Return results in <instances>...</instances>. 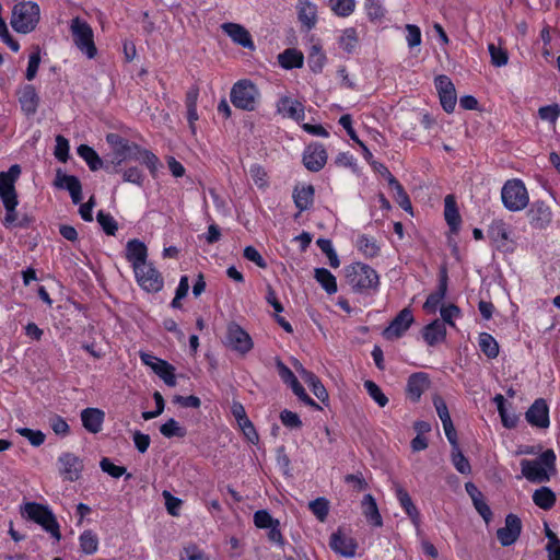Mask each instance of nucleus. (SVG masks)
Segmentation results:
<instances>
[{
    "label": "nucleus",
    "instance_id": "obj_1",
    "mask_svg": "<svg viewBox=\"0 0 560 560\" xmlns=\"http://www.w3.org/2000/svg\"><path fill=\"white\" fill-rule=\"evenodd\" d=\"M106 140L115 147L113 161L105 165L108 173H120L126 161H138L147 166L153 177L156 176L160 160L153 152L115 133L107 135Z\"/></svg>",
    "mask_w": 560,
    "mask_h": 560
},
{
    "label": "nucleus",
    "instance_id": "obj_2",
    "mask_svg": "<svg viewBox=\"0 0 560 560\" xmlns=\"http://www.w3.org/2000/svg\"><path fill=\"white\" fill-rule=\"evenodd\" d=\"M345 280L353 292L373 295L380 289L377 271L364 262H353L345 268Z\"/></svg>",
    "mask_w": 560,
    "mask_h": 560
},
{
    "label": "nucleus",
    "instance_id": "obj_3",
    "mask_svg": "<svg viewBox=\"0 0 560 560\" xmlns=\"http://www.w3.org/2000/svg\"><path fill=\"white\" fill-rule=\"evenodd\" d=\"M260 91L248 79L236 81L230 92V100L234 107L245 112H255L260 104Z\"/></svg>",
    "mask_w": 560,
    "mask_h": 560
},
{
    "label": "nucleus",
    "instance_id": "obj_4",
    "mask_svg": "<svg viewBox=\"0 0 560 560\" xmlns=\"http://www.w3.org/2000/svg\"><path fill=\"white\" fill-rule=\"evenodd\" d=\"M523 476L530 482L544 483L550 480L548 470H556V454L552 450L542 452L538 460L522 459Z\"/></svg>",
    "mask_w": 560,
    "mask_h": 560
},
{
    "label": "nucleus",
    "instance_id": "obj_5",
    "mask_svg": "<svg viewBox=\"0 0 560 560\" xmlns=\"http://www.w3.org/2000/svg\"><path fill=\"white\" fill-rule=\"evenodd\" d=\"M40 10L33 1L16 3L12 9L11 26L18 33L27 34L34 31L39 22Z\"/></svg>",
    "mask_w": 560,
    "mask_h": 560
},
{
    "label": "nucleus",
    "instance_id": "obj_6",
    "mask_svg": "<svg viewBox=\"0 0 560 560\" xmlns=\"http://www.w3.org/2000/svg\"><path fill=\"white\" fill-rule=\"evenodd\" d=\"M503 206L510 211H521L529 203L528 190L520 178L508 179L501 189Z\"/></svg>",
    "mask_w": 560,
    "mask_h": 560
},
{
    "label": "nucleus",
    "instance_id": "obj_7",
    "mask_svg": "<svg viewBox=\"0 0 560 560\" xmlns=\"http://www.w3.org/2000/svg\"><path fill=\"white\" fill-rule=\"evenodd\" d=\"M70 33L74 45L88 58L92 59L97 54V48L94 43V33L91 25L83 19L75 16L70 22Z\"/></svg>",
    "mask_w": 560,
    "mask_h": 560
},
{
    "label": "nucleus",
    "instance_id": "obj_8",
    "mask_svg": "<svg viewBox=\"0 0 560 560\" xmlns=\"http://www.w3.org/2000/svg\"><path fill=\"white\" fill-rule=\"evenodd\" d=\"M23 513L26 514L31 521L40 525L57 541L60 540V526L56 516L47 506L35 502H27L23 506Z\"/></svg>",
    "mask_w": 560,
    "mask_h": 560
},
{
    "label": "nucleus",
    "instance_id": "obj_9",
    "mask_svg": "<svg viewBox=\"0 0 560 560\" xmlns=\"http://www.w3.org/2000/svg\"><path fill=\"white\" fill-rule=\"evenodd\" d=\"M58 471L63 481L73 482L80 479L83 470V460L73 453H61L57 459Z\"/></svg>",
    "mask_w": 560,
    "mask_h": 560
},
{
    "label": "nucleus",
    "instance_id": "obj_10",
    "mask_svg": "<svg viewBox=\"0 0 560 560\" xmlns=\"http://www.w3.org/2000/svg\"><path fill=\"white\" fill-rule=\"evenodd\" d=\"M488 237L494 247L500 252H508L511 249V226L503 219H493L490 223Z\"/></svg>",
    "mask_w": 560,
    "mask_h": 560
},
{
    "label": "nucleus",
    "instance_id": "obj_11",
    "mask_svg": "<svg viewBox=\"0 0 560 560\" xmlns=\"http://www.w3.org/2000/svg\"><path fill=\"white\" fill-rule=\"evenodd\" d=\"M135 276L139 285L147 292L156 293L164 285L162 273L152 264H145L135 270Z\"/></svg>",
    "mask_w": 560,
    "mask_h": 560
},
{
    "label": "nucleus",
    "instance_id": "obj_12",
    "mask_svg": "<svg viewBox=\"0 0 560 560\" xmlns=\"http://www.w3.org/2000/svg\"><path fill=\"white\" fill-rule=\"evenodd\" d=\"M21 174L18 164L12 165L7 172H0V199L2 203L19 201L15 183Z\"/></svg>",
    "mask_w": 560,
    "mask_h": 560
},
{
    "label": "nucleus",
    "instance_id": "obj_13",
    "mask_svg": "<svg viewBox=\"0 0 560 560\" xmlns=\"http://www.w3.org/2000/svg\"><path fill=\"white\" fill-rule=\"evenodd\" d=\"M434 85L443 109L446 113H453L456 106L457 95L452 80L445 74H440L434 79Z\"/></svg>",
    "mask_w": 560,
    "mask_h": 560
},
{
    "label": "nucleus",
    "instance_id": "obj_14",
    "mask_svg": "<svg viewBox=\"0 0 560 560\" xmlns=\"http://www.w3.org/2000/svg\"><path fill=\"white\" fill-rule=\"evenodd\" d=\"M413 315L409 307L402 308L383 331L386 340H396L405 335L413 323Z\"/></svg>",
    "mask_w": 560,
    "mask_h": 560
},
{
    "label": "nucleus",
    "instance_id": "obj_15",
    "mask_svg": "<svg viewBox=\"0 0 560 560\" xmlns=\"http://www.w3.org/2000/svg\"><path fill=\"white\" fill-rule=\"evenodd\" d=\"M328 154L319 142L310 143L303 153V164L311 172H319L327 163Z\"/></svg>",
    "mask_w": 560,
    "mask_h": 560
},
{
    "label": "nucleus",
    "instance_id": "obj_16",
    "mask_svg": "<svg viewBox=\"0 0 560 560\" xmlns=\"http://www.w3.org/2000/svg\"><path fill=\"white\" fill-rule=\"evenodd\" d=\"M329 547L336 553L350 558L355 555L358 542L352 536L339 527L330 535Z\"/></svg>",
    "mask_w": 560,
    "mask_h": 560
},
{
    "label": "nucleus",
    "instance_id": "obj_17",
    "mask_svg": "<svg viewBox=\"0 0 560 560\" xmlns=\"http://www.w3.org/2000/svg\"><path fill=\"white\" fill-rule=\"evenodd\" d=\"M527 217L532 228L542 230L546 229L551 220L552 212L550 207L542 200H536L530 205Z\"/></svg>",
    "mask_w": 560,
    "mask_h": 560
},
{
    "label": "nucleus",
    "instance_id": "obj_18",
    "mask_svg": "<svg viewBox=\"0 0 560 560\" xmlns=\"http://www.w3.org/2000/svg\"><path fill=\"white\" fill-rule=\"evenodd\" d=\"M525 418L532 427L547 429L550 424L547 401L544 398L536 399L526 411Z\"/></svg>",
    "mask_w": 560,
    "mask_h": 560
},
{
    "label": "nucleus",
    "instance_id": "obj_19",
    "mask_svg": "<svg viewBox=\"0 0 560 560\" xmlns=\"http://www.w3.org/2000/svg\"><path fill=\"white\" fill-rule=\"evenodd\" d=\"M431 386V380L428 373L415 372L407 381L406 395L412 402H418L421 395Z\"/></svg>",
    "mask_w": 560,
    "mask_h": 560
},
{
    "label": "nucleus",
    "instance_id": "obj_20",
    "mask_svg": "<svg viewBox=\"0 0 560 560\" xmlns=\"http://www.w3.org/2000/svg\"><path fill=\"white\" fill-rule=\"evenodd\" d=\"M277 113L301 124L305 118L304 105L291 96H281L277 102Z\"/></svg>",
    "mask_w": 560,
    "mask_h": 560
},
{
    "label": "nucleus",
    "instance_id": "obj_21",
    "mask_svg": "<svg viewBox=\"0 0 560 560\" xmlns=\"http://www.w3.org/2000/svg\"><path fill=\"white\" fill-rule=\"evenodd\" d=\"M228 341L231 348L241 354L249 352L253 348L250 336L237 324L229 326Z\"/></svg>",
    "mask_w": 560,
    "mask_h": 560
},
{
    "label": "nucleus",
    "instance_id": "obj_22",
    "mask_svg": "<svg viewBox=\"0 0 560 560\" xmlns=\"http://www.w3.org/2000/svg\"><path fill=\"white\" fill-rule=\"evenodd\" d=\"M522 530V522L515 514H509L505 526L497 530V537L503 546H510L517 540Z\"/></svg>",
    "mask_w": 560,
    "mask_h": 560
},
{
    "label": "nucleus",
    "instance_id": "obj_23",
    "mask_svg": "<svg viewBox=\"0 0 560 560\" xmlns=\"http://www.w3.org/2000/svg\"><path fill=\"white\" fill-rule=\"evenodd\" d=\"M148 248L137 238L130 240L126 245V259L131 262L133 271L148 264Z\"/></svg>",
    "mask_w": 560,
    "mask_h": 560
},
{
    "label": "nucleus",
    "instance_id": "obj_24",
    "mask_svg": "<svg viewBox=\"0 0 560 560\" xmlns=\"http://www.w3.org/2000/svg\"><path fill=\"white\" fill-rule=\"evenodd\" d=\"M444 218L452 234H458L462 224L456 197L452 194L444 198Z\"/></svg>",
    "mask_w": 560,
    "mask_h": 560
},
{
    "label": "nucleus",
    "instance_id": "obj_25",
    "mask_svg": "<svg viewBox=\"0 0 560 560\" xmlns=\"http://www.w3.org/2000/svg\"><path fill=\"white\" fill-rule=\"evenodd\" d=\"M221 28L225 34H228L233 39L234 43L240 44L246 48L254 47V43L249 32L241 24L231 22L223 23L221 25Z\"/></svg>",
    "mask_w": 560,
    "mask_h": 560
},
{
    "label": "nucleus",
    "instance_id": "obj_26",
    "mask_svg": "<svg viewBox=\"0 0 560 560\" xmlns=\"http://www.w3.org/2000/svg\"><path fill=\"white\" fill-rule=\"evenodd\" d=\"M19 102L22 110L26 115H34L39 103V96L36 89L31 84L24 85L19 92Z\"/></svg>",
    "mask_w": 560,
    "mask_h": 560
},
{
    "label": "nucleus",
    "instance_id": "obj_27",
    "mask_svg": "<svg viewBox=\"0 0 560 560\" xmlns=\"http://www.w3.org/2000/svg\"><path fill=\"white\" fill-rule=\"evenodd\" d=\"M105 419V412L98 408H85L81 411L83 427L91 433H98Z\"/></svg>",
    "mask_w": 560,
    "mask_h": 560
},
{
    "label": "nucleus",
    "instance_id": "obj_28",
    "mask_svg": "<svg viewBox=\"0 0 560 560\" xmlns=\"http://www.w3.org/2000/svg\"><path fill=\"white\" fill-rule=\"evenodd\" d=\"M385 173L387 174V180L389 188L393 191V196L397 203L406 211L411 209V201L406 192L402 185L398 182V179L389 172V170L386 166H383Z\"/></svg>",
    "mask_w": 560,
    "mask_h": 560
},
{
    "label": "nucleus",
    "instance_id": "obj_29",
    "mask_svg": "<svg viewBox=\"0 0 560 560\" xmlns=\"http://www.w3.org/2000/svg\"><path fill=\"white\" fill-rule=\"evenodd\" d=\"M315 188L313 185L296 186L293 190V200L300 212L310 209L314 203Z\"/></svg>",
    "mask_w": 560,
    "mask_h": 560
},
{
    "label": "nucleus",
    "instance_id": "obj_30",
    "mask_svg": "<svg viewBox=\"0 0 560 560\" xmlns=\"http://www.w3.org/2000/svg\"><path fill=\"white\" fill-rule=\"evenodd\" d=\"M446 327L440 319H434L423 328V339L429 346H435L445 340Z\"/></svg>",
    "mask_w": 560,
    "mask_h": 560
},
{
    "label": "nucleus",
    "instance_id": "obj_31",
    "mask_svg": "<svg viewBox=\"0 0 560 560\" xmlns=\"http://www.w3.org/2000/svg\"><path fill=\"white\" fill-rule=\"evenodd\" d=\"M395 493L406 514L410 517L412 523L417 524L420 518V513L417 506L413 504L408 491L399 483H395Z\"/></svg>",
    "mask_w": 560,
    "mask_h": 560
},
{
    "label": "nucleus",
    "instance_id": "obj_32",
    "mask_svg": "<svg viewBox=\"0 0 560 560\" xmlns=\"http://www.w3.org/2000/svg\"><path fill=\"white\" fill-rule=\"evenodd\" d=\"M299 21L311 30L317 22V8L308 0H300L298 7Z\"/></svg>",
    "mask_w": 560,
    "mask_h": 560
},
{
    "label": "nucleus",
    "instance_id": "obj_33",
    "mask_svg": "<svg viewBox=\"0 0 560 560\" xmlns=\"http://www.w3.org/2000/svg\"><path fill=\"white\" fill-rule=\"evenodd\" d=\"M488 50L491 57V65L493 67H503L509 62V51L505 47V42L498 38V44L489 43Z\"/></svg>",
    "mask_w": 560,
    "mask_h": 560
},
{
    "label": "nucleus",
    "instance_id": "obj_34",
    "mask_svg": "<svg viewBox=\"0 0 560 560\" xmlns=\"http://www.w3.org/2000/svg\"><path fill=\"white\" fill-rule=\"evenodd\" d=\"M326 60L327 58L323 46L319 43H313L307 56L310 69L314 73H320L326 63Z\"/></svg>",
    "mask_w": 560,
    "mask_h": 560
},
{
    "label": "nucleus",
    "instance_id": "obj_35",
    "mask_svg": "<svg viewBox=\"0 0 560 560\" xmlns=\"http://www.w3.org/2000/svg\"><path fill=\"white\" fill-rule=\"evenodd\" d=\"M362 511L368 522L374 526H382V516L375 499L371 494H366L362 500Z\"/></svg>",
    "mask_w": 560,
    "mask_h": 560
},
{
    "label": "nucleus",
    "instance_id": "obj_36",
    "mask_svg": "<svg viewBox=\"0 0 560 560\" xmlns=\"http://www.w3.org/2000/svg\"><path fill=\"white\" fill-rule=\"evenodd\" d=\"M152 370L156 373L167 386H176L175 368L165 360H156L153 362Z\"/></svg>",
    "mask_w": 560,
    "mask_h": 560
},
{
    "label": "nucleus",
    "instance_id": "obj_37",
    "mask_svg": "<svg viewBox=\"0 0 560 560\" xmlns=\"http://www.w3.org/2000/svg\"><path fill=\"white\" fill-rule=\"evenodd\" d=\"M18 205H19V201L3 203V207L5 209L3 224L5 225V228H23V229H25L28 226V220L26 218L19 220L18 211H16Z\"/></svg>",
    "mask_w": 560,
    "mask_h": 560
},
{
    "label": "nucleus",
    "instance_id": "obj_38",
    "mask_svg": "<svg viewBox=\"0 0 560 560\" xmlns=\"http://www.w3.org/2000/svg\"><path fill=\"white\" fill-rule=\"evenodd\" d=\"M360 37L355 27L345 28L338 39L339 47L352 54L359 47Z\"/></svg>",
    "mask_w": 560,
    "mask_h": 560
},
{
    "label": "nucleus",
    "instance_id": "obj_39",
    "mask_svg": "<svg viewBox=\"0 0 560 560\" xmlns=\"http://www.w3.org/2000/svg\"><path fill=\"white\" fill-rule=\"evenodd\" d=\"M314 278L328 294L337 292L338 287L336 277L328 269L316 268L314 271Z\"/></svg>",
    "mask_w": 560,
    "mask_h": 560
},
{
    "label": "nucleus",
    "instance_id": "obj_40",
    "mask_svg": "<svg viewBox=\"0 0 560 560\" xmlns=\"http://www.w3.org/2000/svg\"><path fill=\"white\" fill-rule=\"evenodd\" d=\"M556 494L550 488L547 487L537 489L533 494L534 503L545 511L552 509L556 504Z\"/></svg>",
    "mask_w": 560,
    "mask_h": 560
},
{
    "label": "nucleus",
    "instance_id": "obj_41",
    "mask_svg": "<svg viewBox=\"0 0 560 560\" xmlns=\"http://www.w3.org/2000/svg\"><path fill=\"white\" fill-rule=\"evenodd\" d=\"M303 61V54L294 48H288L279 55V62L284 69L301 68Z\"/></svg>",
    "mask_w": 560,
    "mask_h": 560
},
{
    "label": "nucleus",
    "instance_id": "obj_42",
    "mask_svg": "<svg viewBox=\"0 0 560 560\" xmlns=\"http://www.w3.org/2000/svg\"><path fill=\"white\" fill-rule=\"evenodd\" d=\"M479 348L488 359H495L499 355V345L488 332L479 335Z\"/></svg>",
    "mask_w": 560,
    "mask_h": 560
},
{
    "label": "nucleus",
    "instance_id": "obj_43",
    "mask_svg": "<svg viewBox=\"0 0 560 560\" xmlns=\"http://www.w3.org/2000/svg\"><path fill=\"white\" fill-rule=\"evenodd\" d=\"M355 0H328V7L335 15L347 18L355 10Z\"/></svg>",
    "mask_w": 560,
    "mask_h": 560
},
{
    "label": "nucleus",
    "instance_id": "obj_44",
    "mask_svg": "<svg viewBox=\"0 0 560 560\" xmlns=\"http://www.w3.org/2000/svg\"><path fill=\"white\" fill-rule=\"evenodd\" d=\"M78 154L86 162L91 171H97L98 168L104 167L102 159L91 147L81 144L78 148Z\"/></svg>",
    "mask_w": 560,
    "mask_h": 560
},
{
    "label": "nucleus",
    "instance_id": "obj_45",
    "mask_svg": "<svg viewBox=\"0 0 560 560\" xmlns=\"http://www.w3.org/2000/svg\"><path fill=\"white\" fill-rule=\"evenodd\" d=\"M131 162L132 161H126L119 174L122 175V179L125 182L141 186L145 176L140 167L130 165Z\"/></svg>",
    "mask_w": 560,
    "mask_h": 560
},
{
    "label": "nucleus",
    "instance_id": "obj_46",
    "mask_svg": "<svg viewBox=\"0 0 560 560\" xmlns=\"http://www.w3.org/2000/svg\"><path fill=\"white\" fill-rule=\"evenodd\" d=\"M40 63V48L38 45H34L31 48V52L28 56V65L26 69L25 77L28 81H32L38 71Z\"/></svg>",
    "mask_w": 560,
    "mask_h": 560
},
{
    "label": "nucleus",
    "instance_id": "obj_47",
    "mask_svg": "<svg viewBox=\"0 0 560 560\" xmlns=\"http://www.w3.org/2000/svg\"><path fill=\"white\" fill-rule=\"evenodd\" d=\"M80 548L83 552L91 555L97 550L98 538L92 530H85L81 534Z\"/></svg>",
    "mask_w": 560,
    "mask_h": 560
},
{
    "label": "nucleus",
    "instance_id": "obj_48",
    "mask_svg": "<svg viewBox=\"0 0 560 560\" xmlns=\"http://www.w3.org/2000/svg\"><path fill=\"white\" fill-rule=\"evenodd\" d=\"M308 509L318 521L325 522L329 513V502L325 498H317L310 502Z\"/></svg>",
    "mask_w": 560,
    "mask_h": 560
},
{
    "label": "nucleus",
    "instance_id": "obj_49",
    "mask_svg": "<svg viewBox=\"0 0 560 560\" xmlns=\"http://www.w3.org/2000/svg\"><path fill=\"white\" fill-rule=\"evenodd\" d=\"M96 220L107 235L114 236L116 234L118 225L112 214L100 210Z\"/></svg>",
    "mask_w": 560,
    "mask_h": 560
},
{
    "label": "nucleus",
    "instance_id": "obj_50",
    "mask_svg": "<svg viewBox=\"0 0 560 560\" xmlns=\"http://www.w3.org/2000/svg\"><path fill=\"white\" fill-rule=\"evenodd\" d=\"M160 432L165 438H184L187 434L186 429L179 425V423L174 419H170L164 424H162L160 428Z\"/></svg>",
    "mask_w": 560,
    "mask_h": 560
},
{
    "label": "nucleus",
    "instance_id": "obj_51",
    "mask_svg": "<svg viewBox=\"0 0 560 560\" xmlns=\"http://www.w3.org/2000/svg\"><path fill=\"white\" fill-rule=\"evenodd\" d=\"M56 185L67 188L70 194L75 192L82 188L80 180L75 176L60 174V172L57 174Z\"/></svg>",
    "mask_w": 560,
    "mask_h": 560
},
{
    "label": "nucleus",
    "instance_id": "obj_52",
    "mask_svg": "<svg viewBox=\"0 0 560 560\" xmlns=\"http://www.w3.org/2000/svg\"><path fill=\"white\" fill-rule=\"evenodd\" d=\"M364 387L369 395L378 404L380 407H385L387 405L388 398L376 383L370 380L365 381Z\"/></svg>",
    "mask_w": 560,
    "mask_h": 560
},
{
    "label": "nucleus",
    "instance_id": "obj_53",
    "mask_svg": "<svg viewBox=\"0 0 560 560\" xmlns=\"http://www.w3.org/2000/svg\"><path fill=\"white\" fill-rule=\"evenodd\" d=\"M442 323L445 325H450L451 327L455 328L456 325L454 323V318H458L462 315L460 308L455 304H450L447 306H442L440 310Z\"/></svg>",
    "mask_w": 560,
    "mask_h": 560
},
{
    "label": "nucleus",
    "instance_id": "obj_54",
    "mask_svg": "<svg viewBox=\"0 0 560 560\" xmlns=\"http://www.w3.org/2000/svg\"><path fill=\"white\" fill-rule=\"evenodd\" d=\"M358 247L368 258H373L378 255L380 248L376 244L365 235L360 236Z\"/></svg>",
    "mask_w": 560,
    "mask_h": 560
},
{
    "label": "nucleus",
    "instance_id": "obj_55",
    "mask_svg": "<svg viewBox=\"0 0 560 560\" xmlns=\"http://www.w3.org/2000/svg\"><path fill=\"white\" fill-rule=\"evenodd\" d=\"M538 115L542 120H548L555 125L560 116V106L558 104L542 106L538 109Z\"/></svg>",
    "mask_w": 560,
    "mask_h": 560
},
{
    "label": "nucleus",
    "instance_id": "obj_56",
    "mask_svg": "<svg viewBox=\"0 0 560 560\" xmlns=\"http://www.w3.org/2000/svg\"><path fill=\"white\" fill-rule=\"evenodd\" d=\"M365 9L372 21L381 20L385 15V9L380 3V0H366Z\"/></svg>",
    "mask_w": 560,
    "mask_h": 560
},
{
    "label": "nucleus",
    "instance_id": "obj_57",
    "mask_svg": "<svg viewBox=\"0 0 560 560\" xmlns=\"http://www.w3.org/2000/svg\"><path fill=\"white\" fill-rule=\"evenodd\" d=\"M452 462L455 466L456 470L460 474L468 475L471 471V467L469 460L465 457V455L460 452H454L452 455Z\"/></svg>",
    "mask_w": 560,
    "mask_h": 560
},
{
    "label": "nucleus",
    "instance_id": "obj_58",
    "mask_svg": "<svg viewBox=\"0 0 560 560\" xmlns=\"http://www.w3.org/2000/svg\"><path fill=\"white\" fill-rule=\"evenodd\" d=\"M19 434L26 438L34 446H40L45 442V434L42 431H35L27 428L18 430Z\"/></svg>",
    "mask_w": 560,
    "mask_h": 560
},
{
    "label": "nucleus",
    "instance_id": "obj_59",
    "mask_svg": "<svg viewBox=\"0 0 560 560\" xmlns=\"http://www.w3.org/2000/svg\"><path fill=\"white\" fill-rule=\"evenodd\" d=\"M280 420L283 425L290 429H300L302 427L300 417L295 412L287 409L281 411Z\"/></svg>",
    "mask_w": 560,
    "mask_h": 560
},
{
    "label": "nucleus",
    "instance_id": "obj_60",
    "mask_svg": "<svg viewBox=\"0 0 560 560\" xmlns=\"http://www.w3.org/2000/svg\"><path fill=\"white\" fill-rule=\"evenodd\" d=\"M278 520H275L267 511H257L254 514V524L258 528H269L276 524Z\"/></svg>",
    "mask_w": 560,
    "mask_h": 560
},
{
    "label": "nucleus",
    "instance_id": "obj_61",
    "mask_svg": "<svg viewBox=\"0 0 560 560\" xmlns=\"http://www.w3.org/2000/svg\"><path fill=\"white\" fill-rule=\"evenodd\" d=\"M445 296L434 291L429 294L427 301L423 304V311L425 314H435L439 305Z\"/></svg>",
    "mask_w": 560,
    "mask_h": 560
},
{
    "label": "nucleus",
    "instance_id": "obj_62",
    "mask_svg": "<svg viewBox=\"0 0 560 560\" xmlns=\"http://www.w3.org/2000/svg\"><path fill=\"white\" fill-rule=\"evenodd\" d=\"M55 156L60 162H66L69 156V142L63 136L56 137Z\"/></svg>",
    "mask_w": 560,
    "mask_h": 560
},
{
    "label": "nucleus",
    "instance_id": "obj_63",
    "mask_svg": "<svg viewBox=\"0 0 560 560\" xmlns=\"http://www.w3.org/2000/svg\"><path fill=\"white\" fill-rule=\"evenodd\" d=\"M49 425L57 435L66 436L69 434V424L60 416L55 415L50 418Z\"/></svg>",
    "mask_w": 560,
    "mask_h": 560
},
{
    "label": "nucleus",
    "instance_id": "obj_64",
    "mask_svg": "<svg viewBox=\"0 0 560 560\" xmlns=\"http://www.w3.org/2000/svg\"><path fill=\"white\" fill-rule=\"evenodd\" d=\"M100 465L103 471L115 478H119L126 472L125 467L113 464L107 457H104Z\"/></svg>",
    "mask_w": 560,
    "mask_h": 560
}]
</instances>
